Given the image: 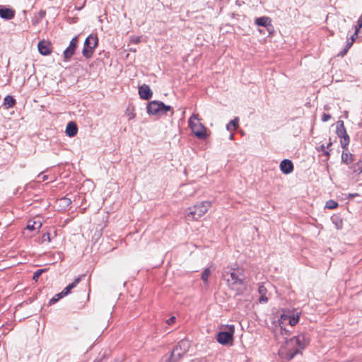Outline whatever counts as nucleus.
Masks as SVG:
<instances>
[{
	"label": "nucleus",
	"instance_id": "1",
	"mask_svg": "<svg viewBox=\"0 0 362 362\" xmlns=\"http://www.w3.org/2000/svg\"><path fill=\"white\" fill-rule=\"evenodd\" d=\"M310 341V335L305 332L286 339L285 346L280 351L281 358L286 361H291L297 354H302L301 350L306 348Z\"/></svg>",
	"mask_w": 362,
	"mask_h": 362
},
{
	"label": "nucleus",
	"instance_id": "2",
	"mask_svg": "<svg viewBox=\"0 0 362 362\" xmlns=\"http://www.w3.org/2000/svg\"><path fill=\"white\" fill-rule=\"evenodd\" d=\"M222 276L230 288L244 285L246 279L244 269L237 264L224 268Z\"/></svg>",
	"mask_w": 362,
	"mask_h": 362
},
{
	"label": "nucleus",
	"instance_id": "3",
	"mask_svg": "<svg viewBox=\"0 0 362 362\" xmlns=\"http://www.w3.org/2000/svg\"><path fill=\"white\" fill-rule=\"evenodd\" d=\"M190 342L187 339L180 341L172 351L170 356H163V362H177L188 351Z\"/></svg>",
	"mask_w": 362,
	"mask_h": 362
},
{
	"label": "nucleus",
	"instance_id": "4",
	"mask_svg": "<svg viewBox=\"0 0 362 362\" xmlns=\"http://www.w3.org/2000/svg\"><path fill=\"white\" fill-rule=\"evenodd\" d=\"M195 120H199V115L193 114L188 121L189 128L198 139H205L207 136L206 128L202 123L196 122Z\"/></svg>",
	"mask_w": 362,
	"mask_h": 362
},
{
	"label": "nucleus",
	"instance_id": "5",
	"mask_svg": "<svg viewBox=\"0 0 362 362\" xmlns=\"http://www.w3.org/2000/svg\"><path fill=\"white\" fill-rule=\"evenodd\" d=\"M211 206L210 202H202L188 209L189 212L187 214V217L193 220H198L208 211Z\"/></svg>",
	"mask_w": 362,
	"mask_h": 362
},
{
	"label": "nucleus",
	"instance_id": "6",
	"mask_svg": "<svg viewBox=\"0 0 362 362\" xmlns=\"http://www.w3.org/2000/svg\"><path fill=\"white\" fill-rule=\"evenodd\" d=\"M98 45V37L97 35H89L84 42L82 54L86 59L92 57L95 49Z\"/></svg>",
	"mask_w": 362,
	"mask_h": 362
},
{
	"label": "nucleus",
	"instance_id": "7",
	"mask_svg": "<svg viewBox=\"0 0 362 362\" xmlns=\"http://www.w3.org/2000/svg\"><path fill=\"white\" fill-rule=\"evenodd\" d=\"M146 110L148 115H165L172 110V107L165 105L163 102L153 100L148 104Z\"/></svg>",
	"mask_w": 362,
	"mask_h": 362
},
{
	"label": "nucleus",
	"instance_id": "8",
	"mask_svg": "<svg viewBox=\"0 0 362 362\" xmlns=\"http://www.w3.org/2000/svg\"><path fill=\"white\" fill-rule=\"evenodd\" d=\"M336 134L339 137L341 138L340 143L341 148L343 149L347 150V146L349 144L350 139L349 136L346 132L344 122L342 120H339L337 122Z\"/></svg>",
	"mask_w": 362,
	"mask_h": 362
},
{
	"label": "nucleus",
	"instance_id": "9",
	"mask_svg": "<svg viewBox=\"0 0 362 362\" xmlns=\"http://www.w3.org/2000/svg\"><path fill=\"white\" fill-rule=\"evenodd\" d=\"M228 331L219 332L216 337L217 341L222 345L230 344L233 339L235 332V326L233 325H227Z\"/></svg>",
	"mask_w": 362,
	"mask_h": 362
},
{
	"label": "nucleus",
	"instance_id": "10",
	"mask_svg": "<svg viewBox=\"0 0 362 362\" xmlns=\"http://www.w3.org/2000/svg\"><path fill=\"white\" fill-rule=\"evenodd\" d=\"M288 320V324L293 327L295 326L299 321V314L296 315H289L285 313L281 315L280 319L279 320V326L281 327V334H288V331L283 327L284 322Z\"/></svg>",
	"mask_w": 362,
	"mask_h": 362
},
{
	"label": "nucleus",
	"instance_id": "11",
	"mask_svg": "<svg viewBox=\"0 0 362 362\" xmlns=\"http://www.w3.org/2000/svg\"><path fill=\"white\" fill-rule=\"evenodd\" d=\"M78 36L74 37L70 41L69 45L63 52L64 61L68 62L74 54L75 51L78 47Z\"/></svg>",
	"mask_w": 362,
	"mask_h": 362
},
{
	"label": "nucleus",
	"instance_id": "12",
	"mask_svg": "<svg viewBox=\"0 0 362 362\" xmlns=\"http://www.w3.org/2000/svg\"><path fill=\"white\" fill-rule=\"evenodd\" d=\"M39 52L44 56H47L52 53V48L50 42L42 40L37 45Z\"/></svg>",
	"mask_w": 362,
	"mask_h": 362
},
{
	"label": "nucleus",
	"instance_id": "13",
	"mask_svg": "<svg viewBox=\"0 0 362 362\" xmlns=\"http://www.w3.org/2000/svg\"><path fill=\"white\" fill-rule=\"evenodd\" d=\"M139 95L141 99L149 100L153 95L149 86L143 84L139 87Z\"/></svg>",
	"mask_w": 362,
	"mask_h": 362
},
{
	"label": "nucleus",
	"instance_id": "14",
	"mask_svg": "<svg viewBox=\"0 0 362 362\" xmlns=\"http://www.w3.org/2000/svg\"><path fill=\"white\" fill-rule=\"evenodd\" d=\"M16 11L11 8L0 6V17L5 20H11L14 18Z\"/></svg>",
	"mask_w": 362,
	"mask_h": 362
},
{
	"label": "nucleus",
	"instance_id": "15",
	"mask_svg": "<svg viewBox=\"0 0 362 362\" xmlns=\"http://www.w3.org/2000/svg\"><path fill=\"white\" fill-rule=\"evenodd\" d=\"M280 170L284 174L288 175L293 172V164L289 159H284L280 163Z\"/></svg>",
	"mask_w": 362,
	"mask_h": 362
},
{
	"label": "nucleus",
	"instance_id": "16",
	"mask_svg": "<svg viewBox=\"0 0 362 362\" xmlns=\"http://www.w3.org/2000/svg\"><path fill=\"white\" fill-rule=\"evenodd\" d=\"M255 24L258 26L264 27L267 29L272 26V20L268 16L257 18L255 19Z\"/></svg>",
	"mask_w": 362,
	"mask_h": 362
},
{
	"label": "nucleus",
	"instance_id": "17",
	"mask_svg": "<svg viewBox=\"0 0 362 362\" xmlns=\"http://www.w3.org/2000/svg\"><path fill=\"white\" fill-rule=\"evenodd\" d=\"M65 132L69 137L76 136L78 132V127L76 124L74 122H69L66 125Z\"/></svg>",
	"mask_w": 362,
	"mask_h": 362
},
{
	"label": "nucleus",
	"instance_id": "18",
	"mask_svg": "<svg viewBox=\"0 0 362 362\" xmlns=\"http://www.w3.org/2000/svg\"><path fill=\"white\" fill-rule=\"evenodd\" d=\"M85 275L78 276L71 284H69L67 286H66L62 291L64 295L67 296L69 293H70L71 291L79 284V282L81 281V279Z\"/></svg>",
	"mask_w": 362,
	"mask_h": 362
},
{
	"label": "nucleus",
	"instance_id": "19",
	"mask_svg": "<svg viewBox=\"0 0 362 362\" xmlns=\"http://www.w3.org/2000/svg\"><path fill=\"white\" fill-rule=\"evenodd\" d=\"M258 292L260 295L259 301L260 303H265L268 301V298L266 296L267 290L264 285H260L258 288Z\"/></svg>",
	"mask_w": 362,
	"mask_h": 362
},
{
	"label": "nucleus",
	"instance_id": "20",
	"mask_svg": "<svg viewBox=\"0 0 362 362\" xmlns=\"http://www.w3.org/2000/svg\"><path fill=\"white\" fill-rule=\"evenodd\" d=\"M42 226V223L40 221H33L29 220L27 223V229L29 230H39Z\"/></svg>",
	"mask_w": 362,
	"mask_h": 362
},
{
	"label": "nucleus",
	"instance_id": "21",
	"mask_svg": "<svg viewBox=\"0 0 362 362\" xmlns=\"http://www.w3.org/2000/svg\"><path fill=\"white\" fill-rule=\"evenodd\" d=\"M16 103V99L11 95H6L4 100V105L6 109H8L15 106Z\"/></svg>",
	"mask_w": 362,
	"mask_h": 362
},
{
	"label": "nucleus",
	"instance_id": "22",
	"mask_svg": "<svg viewBox=\"0 0 362 362\" xmlns=\"http://www.w3.org/2000/svg\"><path fill=\"white\" fill-rule=\"evenodd\" d=\"M238 122L239 118L238 117H235L233 119L230 121L229 123L227 124L226 129L229 132H233L236 130L239 127Z\"/></svg>",
	"mask_w": 362,
	"mask_h": 362
},
{
	"label": "nucleus",
	"instance_id": "23",
	"mask_svg": "<svg viewBox=\"0 0 362 362\" xmlns=\"http://www.w3.org/2000/svg\"><path fill=\"white\" fill-rule=\"evenodd\" d=\"M341 160L346 164H349L354 161L353 155L348 152V149H343L341 154Z\"/></svg>",
	"mask_w": 362,
	"mask_h": 362
},
{
	"label": "nucleus",
	"instance_id": "24",
	"mask_svg": "<svg viewBox=\"0 0 362 362\" xmlns=\"http://www.w3.org/2000/svg\"><path fill=\"white\" fill-rule=\"evenodd\" d=\"M210 274H211V271H210L209 268H206L202 274L201 279L203 281L205 286H208V284H209L208 279H209V276H210Z\"/></svg>",
	"mask_w": 362,
	"mask_h": 362
},
{
	"label": "nucleus",
	"instance_id": "25",
	"mask_svg": "<svg viewBox=\"0 0 362 362\" xmlns=\"http://www.w3.org/2000/svg\"><path fill=\"white\" fill-rule=\"evenodd\" d=\"M351 169L355 173H358V174L361 173H362V162L361 160H358L356 163L353 164V165L351 167Z\"/></svg>",
	"mask_w": 362,
	"mask_h": 362
},
{
	"label": "nucleus",
	"instance_id": "26",
	"mask_svg": "<svg viewBox=\"0 0 362 362\" xmlns=\"http://www.w3.org/2000/svg\"><path fill=\"white\" fill-rule=\"evenodd\" d=\"M333 223L335 224L337 229L342 228V220L338 216H333L331 218Z\"/></svg>",
	"mask_w": 362,
	"mask_h": 362
},
{
	"label": "nucleus",
	"instance_id": "27",
	"mask_svg": "<svg viewBox=\"0 0 362 362\" xmlns=\"http://www.w3.org/2000/svg\"><path fill=\"white\" fill-rule=\"evenodd\" d=\"M59 202L61 203V204H62L64 206H69L71 204V199L68 198V197H62L59 199Z\"/></svg>",
	"mask_w": 362,
	"mask_h": 362
},
{
	"label": "nucleus",
	"instance_id": "28",
	"mask_svg": "<svg viewBox=\"0 0 362 362\" xmlns=\"http://www.w3.org/2000/svg\"><path fill=\"white\" fill-rule=\"evenodd\" d=\"M45 271V269H37L36 270L34 274H33V279L35 281H37V279H39V277L40 276V275Z\"/></svg>",
	"mask_w": 362,
	"mask_h": 362
},
{
	"label": "nucleus",
	"instance_id": "29",
	"mask_svg": "<svg viewBox=\"0 0 362 362\" xmlns=\"http://www.w3.org/2000/svg\"><path fill=\"white\" fill-rule=\"evenodd\" d=\"M134 108L133 107H128L126 111V114L129 116V119H133L135 117V114L134 113Z\"/></svg>",
	"mask_w": 362,
	"mask_h": 362
},
{
	"label": "nucleus",
	"instance_id": "30",
	"mask_svg": "<svg viewBox=\"0 0 362 362\" xmlns=\"http://www.w3.org/2000/svg\"><path fill=\"white\" fill-rule=\"evenodd\" d=\"M338 206V204L332 200H329L326 204V207L328 209H334Z\"/></svg>",
	"mask_w": 362,
	"mask_h": 362
},
{
	"label": "nucleus",
	"instance_id": "31",
	"mask_svg": "<svg viewBox=\"0 0 362 362\" xmlns=\"http://www.w3.org/2000/svg\"><path fill=\"white\" fill-rule=\"evenodd\" d=\"M332 145V143L331 141L329 142V144L327 146H325L324 144L320 145L318 148H317V151H324L326 149H329V148Z\"/></svg>",
	"mask_w": 362,
	"mask_h": 362
},
{
	"label": "nucleus",
	"instance_id": "32",
	"mask_svg": "<svg viewBox=\"0 0 362 362\" xmlns=\"http://www.w3.org/2000/svg\"><path fill=\"white\" fill-rule=\"evenodd\" d=\"M361 28H362V23H361L360 22L357 21V24L356 25H354V28H355L354 35H358L359 30Z\"/></svg>",
	"mask_w": 362,
	"mask_h": 362
},
{
	"label": "nucleus",
	"instance_id": "33",
	"mask_svg": "<svg viewBox=\"0 0 362 362\" xmlns=\"http://www.w3.org/2000/svg\"><path fill=\"white\" fill-rule=\"evenodd\" d=\"M42 242L47 241L50 242V235L49 233H44L42 237Z\"/></svg>",
	"mask_w": 362,
	"mask_h": 362
},
{
	"label": "nucleus",
	"instance_id": "34",
	"mask_svg": "<svg viewBox=\"0 0 362 362\" xmlns=\"http://www.w3.org/2000/svg\"><path fill=\"white\" fill-rule=\"evenodd\" d=\"M175 320H176V317L175 316H172L166 320V323L168 325H173L175 322Z\"/></svg>",
	"mask_w": 362,
	"mask_h": 362
},
{
	"label": "nucleus",
	"instance_id": "35",
	"mask_svg": "<svg viewBox=\"0 0 362 362\" xmlns=\"http://www.w3.org/2000/svg\"><path fill=\"white\" fill-rule=\"evenodd\" d=\"M331 115L329 114L324 113L322 116V122H327L329 119H330Z\"/></svg>",
	"mask_w": 362,
	"mask_h": 362
},
{
	"label": "nucleus",
	"instance_id": "36",
	"mask_svg": "<svg viewBox=\"0 0 362 362\" xmlns=\"http://www.w3.org/2000/svg\"><path fill=\"white\" fill-rule=\"evenodd\" d=\"M106 357V354H105V352H104L101 356L97 358L94 362H103V361L105 358Z\"/></svg>",
	"mask_w": 362,
	"mask_h": 362
},
{
	"label": "nucleus",
	"instance_id": "37",
	"mask_svg": "<svg viewBox=\"0 0 362 362\" xmlns=\"http://www.w3.org/2000/svg\"><path fill=\"white\" fill-rule=\"evenodd\" d=\"M58 300H58V299L57 298V297L54 296V297H52V298L49 300L48 305H53V304L56 303Z\"/></svg>",
	"mask_w": 362,
	"mask_h": 362
},
{
	"label": "nucleus",
	"instance_id": "38",
	"mask_svg": "<svg viewBox=\"0 0 362 362\" xmlns=\"http://www.w3.org/2000/svg\"><path fill=\"white\" fill-rule=\"evenodd\" d=\"M131 41L134 43L137 44V43L140 42L141 40H140L139 37H132Z\"/></svg>",
	"mask_w": 362,
	"mask_h": 362
},
{
	"label": "nucleus",
	"instance_id": "39",
	"mask_svg": "<svg viewBox=\"0 0 362 362\" xmlns=\"http://www.w3.org/2000/svg\"><path fill=\"white\" fill-rule=\"evenodd\" d=\"M352 45H353V42L351 41H350L349 40H348L344 48H346V49L349 50L351 48V47L352 46Z\"/></svg>",
	"mask_w": 362,
	"mask_h": 362
},
{
	"label": "nucleus",
	"instance_id": "40",
	"mask_svg": "<svg viewBox=\"0 0 362 362\" xmlns=\"http://www.w3.org/2000/svg\"><path fill=\"white\" fill-rule=\"evenodd\" d=\"M348 52V49L344 48L338 54V56L344 57Z\"/></svg>",
	"mask_w": 362,
	"mask_h": 362
},
{
	"label": "nucleus",
	"instance_id": "41",
	"mask_svg": "<svg viewBox=\"0 0 362 362\" xmlns=\"http://www.w3.org/2000/svg\"><path fill=\"white\" fill-rule=\"evenodd\" d=\"M55 296L57 297V298L58 300H59V299L62 298L63 297H64V296H65V295H64V293L62 291V292H60V293H59L56 294V295H55Z\"/></svg>",
	"mask_w": 362,
	"mask_h": 362
},
{
	"label": "nucleus",
	"instance_id": "42",
	"mask_svg": "<svg viewBox=\"0 0 362 362\" xmlns=\"http://www.w3.org/2000/svg\"><path fill=\"white\" fill-rule=\"evenodd\" d=\"M358 35H354V33L351 36L350 39H349L350 41H351L353 43L354 42L356 37Z\"/></svg>",
	"mask_w": 362,
	"mask_h": 362
},
{
	"label": "nucleus",
	"instance_id": "43",
	"mask_svg": "<svg viewBox=\"0 0 362 362\" xmlns=\"http://www.w3.org/2000/svg\"><path fill=\"white\" fill-rule=\"evenodd\" d=\"M323 153L325 156H326L327 157V158L329 157V151H328V149H326L325 151H324Z\"/></svg>",
	"mask_w": 362,
	"mask_h": 362
},
{
	"label": "nucleus",
	"instance_id": "44",
	"mask_svg": "<svg viewBox=\"0 0 362 362\" xmlns=\"http://www.w3.org/2000/svg\"><path fill=\"white\" fill-rule=\"evenodd\" d=\"M358 22H360L361 23H362V14L360 16L359 18L358 19Z\"/></svg>",
	"mask_w": 362,
	"mask_h": 362
},
{
	"label": "nucleus",
	"instance_id": "45",
	"mask_svg": "<svg viewBox=\"0 0 362 362\" xmlns=\"http://www.w3.org/2000/svg\"><path fill=\"white\" fill-rule=\"evenodd\" d=\"M42 179L43 181H45L47 179V175H43Z\"/></svg>",
	"mask_w": 362,
	"mask_h": 362
},
{
	"label": "nucleus",
	"instance_id": "46",
	"mask_svg": "<svg viewBox=\"0 0 362 362\" xmlns=\"http://www.w3.org/2000/svg\"><path fill=\"white\" fill-rule=\"evenodd\" d=\"M40 13L41 14V16H45V11H41Z\"/></svg>",
	"mask_w": 362,
	"mask_h": 362
},
{
	"label": "nucleus",
	"instance_id": "47",
	"mask_svg": "<svg viewBox=\"0 0 362 362\" xmlns=\"http://www.w3.org/2000/svg\"><path fill=\"white\" fill-rule=\"evenodd\" d=\"M351 197H356L357 196L358 194H349Z\"/></svg>",
	"mask_w": 362,
	"mask_h": 362
},
{
	"label": "nucleus",
	"instance_id": "48",
	"mask_svg": "<svg viewBox=\"0 0 362 362\" xmlns=\"http://www.w3.org/2000/svg\"><path fill=\"white\" fill-rule=\"evenodd\" d=\"M233 139V134H231L230 135V139Z\"/></svg>",
	"mask_w": 362,
	"mask_h": 362
},
{
	"label": "nucleus",
	"instance_id": "49",
	"mask_svg": "<svg viewBox=\"0 0 362 362\" xmlns=\"http://www.w3.org/2000/svg\"><path fill=\"white\" fill-rule=\"evenodd\" d=\"M235 4H236L237 5H240V2H239V1H238V0H237V1H235Z\"/></svg>",
	"mask_w": 362,
	"mask_h": 362
}]
</instances>
